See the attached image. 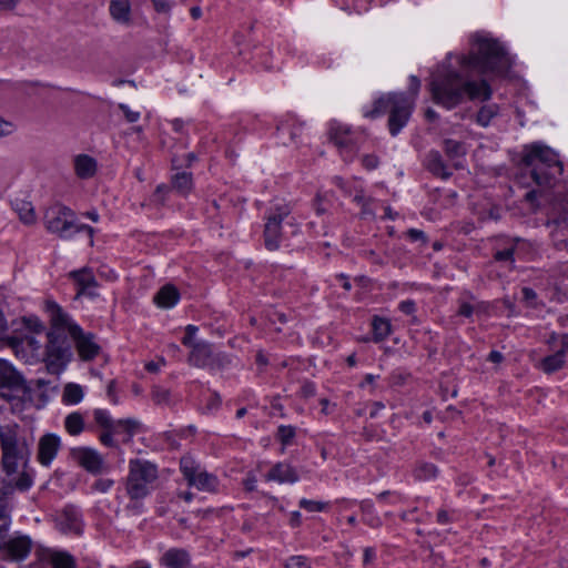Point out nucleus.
Listing matches in <instances>:
<instances>
[{"label": "nucleus", "instance_id": "nucleus-64", "mask_svg": "<svg viewBox=\"0 0 568 568\" xmlns=\"http://www.w3.org/2000/svg\"><path fill=\"white\" fill-rule=\"evenodd\" d=\"M362 164L367 170H375L379 164V159L374 154H366L362 159Z\"/></svg>", "mask_w": 568, "mask_h": 568}, {"label": "nucleus", "instance_id": "nucleus-12", "mask_svg": "<svg viewBox=\"0 0 568 568\" xmlns=\"http://www.w3.org/2000/svg\"><path fill=\"white\" fill-rule=\"evenodd\" d=\"M394 102L393 109L388 116V131L392 136H396L408 123L414 111V99L405 92H399Z\"/></svg>", "mask_w": 568, "mask_h": 568}, {"label": "nucleus", "instance_id": "nucleus-40", "mask_svg": "<svg viewBox=\"0 0 568 568\" xmlns=\"http://www.w3.org/2000/svg\"><path fill=\"white\" fill-rule=\"evenodd\" d=\"M499 106L496 103L483 105L476 115V122L483 128L490 124L491 120L498 114Z\"/></svg>", "mask_w": 568, "mask_h": 568}, {"label": "nucleus", "instance_id": "nucleus-51", "mask_svg": "<svg viewBox=\"0 0 568 568\" xmlns=\"http://www.w3.org/2000/svg\"><path fill=\"white\" fill-rule=\"evenodd\" d=\"M285 568H311V562L305 556H291L285 561Z\"/></svg>", "mask_w": 568, "mask_h": 568}, {"label": "nucleus", "instance_id": "nucleus-17", "mask_svg": "<svg viewBox=\"0 0 568 568\" xmlns=\"http://www.w3.org/2000/svg\"><path fill=\"white\" fill-rule=\"evenodd\" d=\"M304 123L287 114L276 125V138L283 145L296 144L302 135Z\"/></svg>", "mask_w": 568, "mask_h": 568}, {"label": "nucleus", "instance_id": "nucleus-46", "mask_svg": "<svg viewBox=\"0 0 568 568\" xmlns=\"http://www.w3.org/2000/svg\"><path fill=\"white\" fill-rule=\"evenodd\" d=\"M197 161V155L194 152L187 153L183 159L173 155L171 159L172 170L179 171L183 168H191Z\"/></svg>", "mask_w": 568, "mask_h": 568}, {"label": "nucleus", "instance_id": "nucleus-39", "mask_svg": "<svg viewBox=\"0 0 568 568\" xmlns=\"http://www.w3.org/2000/svg\"><path fill=\"white\" fill-rule=\"evenodd\" d=\"M50 560L53 568H77L75 558L68 551H53Z\"/></svg>", "mask_w": 568, "mask_h": 568}, {"label": "nucleus", "instance_id": "nucleus-5", "mask_svg": "<svg viewBox=\"0 0 568 568\" xmlns=\"http://www.w3.org/2000/svg\"><path fill=\"white\" fill-rule=\"evenodd\" d=\"M43 222L47 231L60 239L69 240L74 234L84 232L90 239V244H93L95 230L88 224L79 223L74 211L63 204L49 207L44 213Z\"/></svg>", "mask_w": 568, "mask_h": 568}, {"label": "nucleus", "instance_id": "nucleus-21", "mask_svg": "<svg viewBox=\"0 0 568 568\" xmlns=\"http://www.w3.org/2000/svg\"><path fill=\"white\" fill-rule=\"evenodd\" d=\"M265 480L278 484H294L300 480V475L291 464L278 462L266 473Z\"/></svg>", "mask_w": 568, "mask_h": 568}, {"label": "nucleus", "instance_id": "nucleus-28", "mask_svg": "<svg viewBox=\"0 0 568 568\" xmlns=\"http://www.w3.org/2000/svg\"><path fill=\"white\" fill-rule=\"evenodd\" d=\"M475 300L476 297L470 291H463L457 300L458 310L456 314L465 318H470L475 312H479L484 307V303L478 302L473 304Z\"/></svg>", "mask_w": 568, "mask_h": 568}, {"label": "nucleus", "instance_id": "nucleus-34", "mask_svg": "<svg viewBox=\"0 0 568 568\" xmlns=\"http://www.w3.org/2000/svg\"><path fill=\"white\" fill-rule=\"evenodd\" d=\"M9 345L18 351L19 347H29L32 352L41 349V343L32 334L12 335L7 337Z\"/></svg>", "mask_w": 568, "mask_h": 568}, {"label": "nucleus", "instance_id": "nucleus-9", "mask_svg": "<svg viewBox=\"0 0 568 568\" xmlns=\"http://www.w3.org/2000/svg\"><path fill=\"white\" fill-rule=\"evenodd\" d=\"M0 497H8L16 491H28L33 485L34 471L29 465L21 466L18 463H11L9 467L0 463Z\"/></svg>", "mask_w": 568, "mask_h": 568}, {"label": "nucleus", "instance_id": "nucleus-41", "mask_svg": "<svg viewBox=\"0 0 568 568\" xmlns=\"http://www.w3.org/2000/svg\"><path fill=\"white\" fill-rule=\"evenodd\" d=\"M138 427L139 423L135 419L124 418L115 420L114 430L116 432V434L125 433L128 437L123 442L128 443L136 433Z\"/></svg>", "mask_w": 568, "mask_h": 568}, {"label": "nucleus", "instance_id": "nucleus-63", "mask_svg": "<svg viewBox=\"0 0 568 568\" xmlns=\"http://www.w3.org/2000/svg\"><path fill=\"white\" fill-rule=\"evenodd\" d=\"M113 484H114L113 479L100 478V479L95 480L93 488L100 493H106L108 490L111 489Z\"/></svg>", "mask_w": 568, "mask_h": 568}, {"label": "nucleus", "instance_id": "nucleus-3", "mask_svg": "<svg viewBox=\"0 0 568 568\" xmlns=\"http://www.w3.org/2000/svg\"><path fill=\"white\" fill-rule=\"evenodd\" d=\"M521 163L530 169V176L539 186H552L564 172L559 154L541 142L525 145Z\"/></svg>", "mask_w": 568, "mask_h": 568}, {"label": "nucleus", "instance_id": "nucleus-24", "mask_svg": "<svg viewBox=\"0 0 568 568\" xmlns=\"http://www.w3.org/2000/svg\"><path fill=\"white\" fill-rule=\"evenodd\" d=\"M425 169L436 178L448 180L453 172L445 163L443 155L437 150H430L424 159Z\"/></svg>", "mask_w": 568, "mask_h": 568}, {"label": "nucleus", "instance_id": "nucleus-10", "mask_svg": "<svg viewBox=\"0 0 568 568\" xmlns=\"http://www.w3.org/2000/svg\"><path fill=\"white\" fill-rule=\"evenodd\" d=\"M180 471L187 485L199 490L215 493L219 488V478L214 474L202 470L201 465L190 455L181 457Z\"/></svg>", "mask_w": 568, "mask_h": 568}, {"label": "nucleus", "instance_id": "nucleus-61", "mask_svg": "<svg viewBox=\"0 0 568 568\" xmlns=\"http://www.w3.org/2000/svg\"><path fill=\"white\" fill-rule=\"evenodd\" d=\"M219 211H220V204H219L217 200L214 199V200L206 201L204 212L209 217L214 219L219 214Z\"/></svg>", "mask_w": 568, "mask_h": 568}, {"label": "nucleus", "instance_id": "nucleus-19", "mask_svg": "<svg viewBox=\"0 0 568 568\" xmlns=\"http://www.w3.org/2000/svg\"><path fill=\"white\" fill-rule=\"evenodd\" d=\"M61 447V439L58 435L48 433L40 437L38 443V462L44 466L49 467L53 459L57 457L58 452Z\"/></svg>", "mask_w": 568, "mask_h": 568}, {"label": "nucleus", "instance_id": "nucleus-8", "mask_svg": "<svg viewBox=\"0 0 568 568\" xmlns=\"http://www.w3.org/2000/svg\"><path fill=\"white\" fill-rule=\"evenodd\" d=\"M72 358V345L64 333L49 331L44 358L47 371L50 374H60Z\"/></svg>", "mask_w": 568, "mask_h": 568}, {"label": "nucleus", "instance_id": "nucleus-58", "mask_svg": "<svg viewBox=\"0 0 568 568\" xmlns=\"http://www.w3.org/2000/svg\"><path fill=\"white\" fill-rule=\"evenodd\" d=\"M313 207L317 215H323L328 211L327 201L321 194H317L314 199Z\"/></svg>", "mask_w": 568, "mask_h": 568}, {"label": "nucleus", "instance_id": "nucleus-43", "mask_svg": "<svg viewBox=\"0 0 568 568\" xmlns=\"http://www.w3.org/2000/svg\"><path fill=\"white\" fill-rule=\"evenodd\" d=\"M93 418L98 426L105 429H114L115 420L111 417L110 413L103 408L93 410Z\"/></svg>", "mask_w": 568, "mask_h": 568}, {"label": "nucleus", "instance_id": "nucleus-45", "mask_svg": "<svg viewBox=\"0 0 568 568\" xmlns=\"http://www.w3.org/2000/svg\"><path fill=\"white\" fill-rule=\"evenodd\" d=\"M295 435H296V428L294 426L281 425L277 428L276 439L283 445V447H286V446L291 445Z\"/></svg>", "mask_w": 568, "mask_h": 568}, {"label": "nucleus", "instance_id": "nucleus-53", "mask_svg": "<svg viewBox=\"0 0 568 568\" xmlns=\"http://www.w3.org/2000/svg\"><path fill=\"white\" fill-rule=\"evenodd\" d=\"M199 328L197 326L195 325H192V324H189L186 327H185V334L184 336L182 337L181 339V343L184 345V346H187L190 347L191 349H193V346L196 342H194V337L197 333Z\"/></svg>", "mask_w": 568, "mask_h": 568}, {"label": "nucleus", "instance_id": "nucleus-26", "mask_svg": "<svg viewBox=\"0 0 568 568\" xmlns=\"http://www.w3.org/2000/svg\"><path fill=\"white\" fill-rule=\"evenodd\" d=\"M31 546L30 538L21 536L9 540L4 545V550L10 559L20 561L29 556Z\"/></svg>", "mask_w": 568, "mask_h": 568}, {"label": "nucleus", "instance_id": "nucleus-37", "mask_svg": "<svg viewBox=\"0 0 568 568\" xmlns=\"http://www.w3.org/2000/svg\"><path fill=\"white\" fill-rule=\"evenodd\" d=\"M443 150L446 156L453 161L463 158L466 154L465 144L454 139H445L443 141Z\"/></svg>", "mask_w": 568, "mask_h": 568}, {"label": "nucleus", "instance_id": "nucleus-6", "mask_svg": "<svg viewBox=\"0 0 568 568\" xmlns=\"http://www.w3.org/2000/svg\"><path fill=\"white\" fill-rule=\"evenodd\" d=\"M158 477L155 464L145 459H131L125 480L126 495L130 499H144L152 493Z\"/></svg>", "mask_w": 568, "mask_h": 568}, {"label": "nucleus", "instance_id": "nucleus-44", "mask_svg": "<svg viewBox=\"0 0 568 568\" xmlns=\"http://www.w3.org/2000/svg\"><path fill=\"white\" fill-rule=\"evenodd\" d=\"M231 364H232V357L229 354H226L224 352L215 353L213 351V358L211 359V363H210V366L207 369L221 371V369L227 368L229 366H231Z\"/></svg>", "mask_w": 568, "mask_h": 568}, {"label": "nucleus", "instance_id": "nucleus-22", "mask_svg": "<svg viewBox=\"0 0 568 568\" xmlns=\"http://www.w3.org/2000/svg\"><path fill=\"white\" fill-rule=\"evenodd\" d=\"M568 353V333L561 335V347L554 354L544 357L540 367L546 374H552L560 371L566 364V355Z\"/></svg>", "mask_w": 568, "mask_h": 568}, {"label": "nucleus", "instance_id": "nucleus-4", "mask_svg": "<svg viewBox=\"0 0 568 568\" xmlns=\"http://www.w3.org/2000/svg\"><path fill=\"white\" fill-rule=\"evenodd\" d=\"M293 207L284 199H275L264 213L263 242L268 251H277L284 239V225L296 227Z\"/></svg>", "mask_w": 568, "mask_h": 568}, {"label": "nucleus", "instance_id": "nucleus-60", "mask_svg": "<svg viewBox=\"0 0 568 568\" xmlns=\"http://www.w3.org/2000/svg\"><path fill=\"white\" fill-rule=\"evenodd\" d=\"M420 89V80L416 75L409 77V87L408 92H406L409 97L416 100V97L418 94V91Z\"/></svg>", "mask_w": 568, "mask_h": 568}, {"label": "nucleus", "instance_id": "nucleus-57", "mask_svg": "<svg viewBox=\"0 0 568 568\" xmlns=\"http://www.w3.org/2000/svg\"><path fill=\"white\" fill-rule=\"evenodd\" d=\"M119 109L122 111L125 120L129 122V123H134L136 122L139 119H140V112L138 111H132L129 105L124 104V103H120L119 104Z\"/></svg>", "mask_w": 568, "mask_h": 568}, {"label": "nucleus", "instance_id": "nucleus-7", "mask_svg": "<svg viewBox=\"0 0 568 568\" xmlns=\"http://www.w3.org/2000/svg\"><path fill=\"white\" fill-rule=\"evenodd\" d=\"M19 430L18 424L0 425V463H4L7 467L11 463H18L26 467L30 463L31 446Z\"/></svg>", "mask_w": 568, "mask_h": 568}, {"label": "nucleus", "instance_id": "nucleus-48", "mask_svg": "<svg viewBox=\"0 0 568 568\" xmlns=\"http://www.w3.org/2000/svg\"><path fill=\"white\" fill-rule=\"evenodd\" d=\"M23 327L28 331L27 334H39L44 331V325L37 316H24L22 318Z\"/></svg>", "mask_w": 568, "mask_h": 568}, {"label": "nucleus", "instance_id": "nucleus-54", "mask_svg": "<svg viewBox=\"0 0 568 568\" xmlns=\"http://www.w3.org/2000/svg\"><path fill=\"white\" fill-rule=\"evenodd\" d=\"M158 13L169 14L174 6L173 0H151Z\"/></svg>", "mask_w": 568, "mask_h": 568}, {"label": "nucleus", "instance_id": "nucleus-16", "mask_svg": "<svg viewBox=\"0 0 568 568\" xmlns=\"http://www.w3.org/2000/svg\"><path fill=\"white\" fill-rule=\"evenodd\" d=\"M71 457L88 473L101 474L104 469L102 455L91 447H77L71 449Z\"/></svg>", "mask_w": 568, "mask_h": 568}, {"label": "nucleus", "instance_id": "nucleus-56", "mask_svg": "<svg viewBox=\"0 0 568 568\" xmlns=\"http://www.w3.org/2000/svg\"><path fill=\"white\" fill-rule=\"evenodd\" d=\"M114 435H116V432L114 429H105L101 433L99 439L102 445L105 447L114 448L116 447V443L114 440Z\"/></svg>", "mask_w": 568, "mask_h": 568}, {"label": "nucleus", "instance_id": "nucleus-20", "mask_svg": "<svg viewBox=\"0 0 568 568\" xmlns=\"http://www.w3.org/2000/svg\"><path fill=\"white\" fill-rule=\"evenodd\" d=\"M70 277L74 281V284L77 285L75 297H80L83 295L89 297L98 296V293L95 292V288L98 287V282L91 268L83 267L78 271H72L70 273Z\"/></svg>", "mask_w": 568, "mask_h": 568}, {"label": "nucleus", "instance_id": "nucleus-1", "mask_svg": "<svg viewBox=\"0 0 568 568\" xmlns=\"http://www.w3.org/2000/svg\"><path fill=\"white\" fill-rule=\"evenodd\" d=\"M429 91L433 101L447 110L459 105L465 95L469 100L488 101L493 94L491 87L486 80H466L462 72L446 67L445 63L432 73Z\"/></svg>", "mask_w": 568, "mask_h": 568}, {"label": "nucleus", "instance_id": "nucleus-50", "mask_svg": "<svg viewBox=\"0 0 568 568\" xmlns=\"http://www.w3.org/2000/svg\"><path fill=\"white\" fill-rule=\"evenodd\" d=\"M300 507L310 513L324 511L327 508V503L311 500L302 498L298 503Z\"/></svg>", "mask_w": 568, "mask_h": 568}, {"label": "nucleus", "instance_id": "nucleus-35", "mask_svg": "<svg viewBox=\"0 0 568 568\" xmlns=\"http://www.w3.org/2000/svg\"><path fill=\"white\" fill-rule=\"evenodd\" d=\"M14 211L19 214L20 220L24 224H32L36 221L34 209L31 202L23 200H16L12 202Z\"/></svg>", "mask_w": 568, "mask_h": 568}, {"label": "nucleus", "instance_id": "nucleus-23", "mask_svg": "<svg viewBox=\"0 0 568 568\" xmlns=\"http://www.w3.org/2000/svg\"><path fill=\"white\" fill-rule=\"evenodd\" d=\"M213 358V345L205 341L196 342L190 351L187 363L199 368H209Z\"/></svg>", "mask_w": 568, "mask_h": 568}, {"label": "nucleus", "instance_id": "nucleus-31", "mask_svg": "<svg viewBox=\"0 0 568 568\" xmlns=\"http://www.w3.org/2000/svg\"><path fill=\"white\" fill-rule=\"evenodd\" d=\"M97 161L87 154H79L74 158V170L78 178L87 180L97 173Z\"/></svg>", "mask_w": 568, "mask_h": 568}, {"label": "nucleus", "instance_id": "nucleus-32", "mask_svg": "<svg viewBox=\"0 0 568 568\" xmlns=\"http://www.w3.org/2000/svg\"><path fill=\"white\" fill-rule=\"evenodd\" d=\"M172 187L183 196L190 194L194 187L193 174L191 172H176L171 178Z\"/></svg>", "mask_w": 568, "mask_h": 568}, {"label": "nucleus", "instance_id": "nucleus-62", "mask_svg": "<svg viewBox=\"0 0 568 568\" xmlns=\"http://www.w3.org/2000/svg\"><path fill=\"white\" fill-rule=\"evenodd\" d=\"M398 310L406 315H414L416 312V303L413 300H405L398 304Z\"/></svg>", "mask_w": 568, "mask_h": 568}, {"label": "nucleus", "instance_id": "nucleus-13", "mask_svg": "<svg viewBox=\"0 0 568 568\" xmlns=\"http://www.w3.org/2000/svg\"><path fill=\"white\" fill-rule=\"evenodd\" d=\"M328 136L346 160L354 158L357 148L355 144V135L351 126L337 121H332L329 123Z\"/></svg>", "mask_w": 568, "mask_h": 568}, {"label": "nucleus", "instance_id": "nucleus-38", "mask_svg": "<svg viewBox=\"0 0 568 568\" xmlns=\"http://www.w3.org/2000/svg\"><path fill=\"white\" fill-rule=\"evenodd\" d=\"M83 388L79 384L69 383L64 386L62 400L67 405H75L83 399Z\"/></svg>", "mask_w": 568, "mask_h": 568}, {"label": "nucleus", "instance_id": "nucleus-2", "mask_svg": "<svg viewBox=\"0 0 568 568\" xmlns=\"http://www.w3.org/2000/svg\"><path fill=\"white\" fill-rule=\"evenodd\" d=\"M471 48L467 54L456 55L459 67L468 75L505 74L511 67L510 58L503 44L486 34L475 33L470 39Z\"/></svg>", "mask_w": 568, "mask_h": 568}, {"label": "nucleus", "instance_id": "nucleus-42", "mask_svg": "<svg viewBox=\"0 0 568 568\" xmlns=\"http://www.w3.org/2000/svg\"><path fill=\"white\" fill-rule=\"evenodd\" d=\"M438 468L433 463H420L416 466L414 475L418 480H429L437 476Z\"/></svg>", "mask_w": 568, "mask_h": 568}, {"label": "nucleus", "instance_id": "nucleus-29", "mask_svg": "<svg viewBox=\"0 0 568 568\" xmlns=\"http://www.w3.org/2000/svg\"><path fill=\"white\" fill-rule=\"evenodd\" d=\"M153 301L160 307L170 308L180 301V292L174 285L166 284L159 290Z\"/></svg>", "mask_w": 568, "mask_h": 568}, {"label": "nucleus", "instance_id": "nucleus-52", "mask_svg": "<svg viewBox=\"0 0 568 568\" xmlns=\"http://www.w3.org/2000/svg\"><path fill=\"white\" fill-rule=\"evenodd\" d=\"M417 511H418V508L415 507L410 510L403 511L399 515V517L404 521H415V523H423L430 517V513H425L423 516H415V514Z\"/></svg>", "mask_w": 568, "mask_h": 568}, {"label": "nucleus", "instance_id": "nucleus-55", "mask_svg": "<svg viewBox=\"0 0 568 568\" xmlns=\"http://www.w3.org/2000/svg\"><path fill=\"white\" fill-rule=\"evenodd\" d=\"M455 510H447L442 508L437 511L436 521L439 525H448L455 520Z\"/></svg>", "mask_w": 568, "mask_h": 568}, {"label": "nucleus", "instance_id": "nucleus-33", "mask_svg": "<svg viewBox=\"0 0 568 568\" xmlns=\"http://www.w3.org/2000/svg\"><path fill=\"white\" fill-rule=\"evenodd\" d=\"M372 332L375 343L384 342L392 333L389 320L375 315L372 320Z\"/></svg>", "mask_w": 568, "mask_h": 568}, {"label": "nucleus", "instance_id": "nucleus-11", "mask_svg": "<svg viewBox=\"0 0 568 568\" xmlns=\"http://www.w3.org/2000/svg\"><path fill=\"white\" fill-rule=\"evenodd\" d=\"M28 393L24 378L8 362L0 359V396L13 400Z\"/></svg>", "mask_w": 568, "mask_h": 568}, {"label": "nucleus", "instance_id": "nucleus-59", "mask_svg": "<svg viewBox=\"0 0 568 568\" xmlns=\"http://www.w3.org/2000/svg\"><path fill=\"white\" fill-rule=\"evenodd\" d=\"M171 187L166 184H159L154 191V201H156L160 204H164L165 196L170 192Z\"/></svg>", "mask_w": 568, "mask_h": 568}, {"label": "nucleus", "instance_id": "nucleus-49", "mask_svg": "<svg viewBox=\"0 0 568 568\" xmlns=\"http://www.w3.org/2000/svg\"><path fill=\"white\" fill-rule=\"evenodd\" d=\"M152 400L156 405H168L170 404L171 393L169 389L161 387V386H154L151 392Z\"/></svg>", "mask_w": 568, "mask_h": 568}, {"label": "nucleus", "instance_id": "nucleus-36", "mask_svg": "<svg viewBox=\"0 0 568 568\" xmlns=\"http://www.w3.org/2000/svg\"><path fill=\"white\" fill-rule=\"evenodd\" d=\"M64 428L71 436H78L84 430V418L79 412L69 414L64 419Z\"/></svg>", "mask_w": 568, "mask_h": 568}, {"label": "nucleus", "instance_id": "nucleus-27", "mask_svg": "<svg viewBox=\"0 0 568 568\" xmlns=\"http://www.w3.org/2000/svg\"><path fill=\"white\" fill-rule=\"evenodd\" d=\"M399 92H389L386 94L381 95L378 99H376L373 103V109L369 111H365L364 115L369 119H376L378 116H382L386 113H390L394 102L396 101V98Z\"/></svg>", "mask_w": 568, "mask_h": 568}, {"label": "nucleus", "instance_id": "nucleus-25", "mask_svg": "<svg viewBox=\"0 0 568 568\" xmlns=\"http://www.w3.org/2000/svg\"><path fill=\"white\" fill-rule=\"evenodd\" d=\"M160 565L166 568H189L191 555L184 548H170L161 556Z\"/></svg>", "mask_w": 568, "mask_h": 568}, {"label": "nucleus", "instance_id": "nucleus-47", "mask_svg": "<svg viewBox=\"0 0 568 568\" xmlns=\"http://www.w3.org/2000/svg\"><path fill=\"white\" fill-rule=\"evenodd\" d=\"M515 251L516 244L511 243L503 250H496L493 257L496 262H508L510 264L515 263Z\"/></svg>", "mask_w": 568, "mask_h": 568}, {"label": "nucleus", "instance_id": "nucleus-18", "mask_svg": "<svg viewBox=\"0 0 568 568\" xmlns=\"http://www.w3.org/2000/svg\"><path fill=\"white\" fill-rule=\"evenodd\" d=\"M57 520L62 532H72L77 536L82 535L84 523L78 507L73 505L64 506Z\"/></svg>", "mask_w": 568, "mask_h": 568}, {"label": "nucleus", "instance_id": "nucleus-14", "mask_svg": "<svg viewBox=\"0 0 568 568\" xmlns=\"http://www.w3.org/2000/svg\"><path fill=\"white\" fill-rule=\"evenodd\" d=\"M70 337L73 339L78 355L82 361H93L99 355L101 347L95 342L94 334L85 333L79 325H74Z\"/></svg>", "mask_w": 568, "mask_h": 568}, {"label": "nucleus", "instance_id": "nucleus-15", "mask_svg": "<svg viewBox=\"0 0 568 568\" xmlns=\"http://www.w3.org/2000/svg\"><path fill=\"white\" fill-rule=\"evenodd\" d=\"M44 312L49 316L50 321V329L49 331H58L65 334L68 331L69 335H72V326L78 325L71 317L69 313H67L55 301L45 300L44 301Z\"/></svg>", "mask_w": 568, "mask_h": 568}, {"label": "nucleus", "instance_id": "nucleus-30", "mask_svg": "<svg viewBox=\"0 0 568 568\" xmlns=\"http://www.w3.org/2000/svg\"><path fill=\"white\" fill-rule=\"evenodd\" d=\"M110 16L121 24L131 23V3L129 0H111L109 6Z\"/></svg>", "mask_w": 568, "mask_h": 568}]
</instances>
